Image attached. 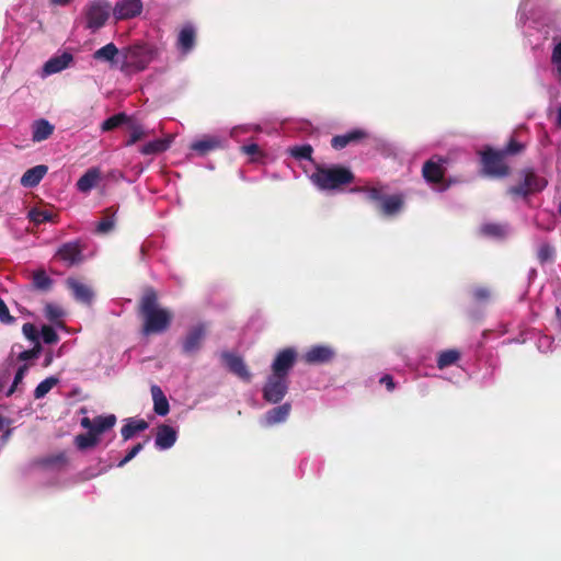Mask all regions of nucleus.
<instances>
[{
  "mask_svg": "<svg viewBox=\"0 0 561 561\" xmlns=\"http://www.w3.org/2000/svg\"><path fill=\"white\" fill-rule=\"evenodd\" d=\"M139 313L144 319L141 331L145 335L165 332L173 318L170 310L159 307L158 295L153 288L145 290L139 301Z\"/></svg>",
  "mask_w": 561,
  "mask_h": 561,
  "instance_id": "1",
  "label": "nucleus"
},
{
  "mask_svg": "<svg viewBox=\"0 0 561 561\" xmlns=\"http://www.w3.org/2000/svg\"><path fill=\"white\" fill-rule=\"evenodd\" d=\"M310 180L321 191H342L354 182L355 175L344 165H318Z\"/></svg>",
  "mask_w": 561,
  "mask_h": 561,
  "instance_id": "2",
  "label": "nucleus"
},
{
  "mask_svg": "<svg viewBox=\"0 0 561 561\" xmlns=\"http://www.w3.org/2000/svg\"><path fill=\"white\" fill-rule=\"evenodd\" d=\"M157 49L148 44H134L122 50L119 69L123 72H138L145 70L156 58Z\"/></svg>",
  "mask_w": 561,
  "mask_h": 561,
  "instance_id": "3",
  "label": "nucleus"
},
{
  "mask_svg": "<svg viewBox=\"0 0 561 561\" xmlns=\"http://www.w3.org/2000/svg\"><path fill=\"white\" fill-rule=\"evenodd\" d=\"M519 176V183L507 188V194L512 197L526 199L528 196L541 192L548 185V181L531 168L523 169Z\"/></svg>",
  "mask_w": 561,
  "mask_h": 561,
  "instance_id": "4",
  "label": "nucleus"
},
{
  "mask_svg": "<svg viewBox=\"0 0 561 561\" xmlns=\"http://www.w3.org/2000/svg\"><path fill=\"white\" fill-rule=\"evenodd\" d=\"M482 172L492 178H505L510 174V167L505 161V156L500 150L486 147L480 153Z\"/></svg>",
  "mask_w": 561,
  "mask_h": 561,
  "instance_id": "5",
  "label": "nucleus"
},
{
  "mask_svg": "<svg viewBox=\"0 0 561 561\" xmlns=\"http://www.w3.org/2000/svg\"><path fill=\"white\" fill-rule=\"evenodd\" d=\"M111 4L106 0H93L84 9L87 28L99 30L110 18Z\"/></svg>",
  "mask_w": 561,
  "mask_h": 561,
  "instance_id": "6",
  "label": "nucleus"
},
{
  "mask_svg": "<svg viewBox=\"0 0 561 561\" xmlns=\"http://www.w3.org/2000/svg\"><path fill=\"white\" fill-rule=\"evenodd\" d=\"M447 158L434 156L426 160L422 167V176L430 184H442L445 179Z\"/></svg>",
  "mask_w": 561,
  "mask_h": 561,
  "instance_id": "7",
  "label": "nucleus"
},
{
  "mask_svg": "<svg viewBox=\"0 0 561 561\" xmlns=\"http://www.w3.org/2000/svg\"><path fill=\"white\" fill-rule=\"evenodd\" d=\"M288 390V379L275 375H271L264 387L263 398L270 403H278L286 396Z\"/></svg>",
  "mask_w": 561,
  "mask_h": 561,
  "instance_id": "8",
  "label": "nucleus"
},
{
  "mask_svg": "<svg viewBox=\"0 0 561 561\" xmlns=\"http://www.w3.org/2000/svg\"><path fill=\"white\" fill-rule=\"evenodd\" d=\"M297 359V352L293 347H286L279 351L272 363V375L284 377L288 379L290 369L294 367Z\"/></svg>",
  "mask_w": 561,
  "mask_h": 561,
  "instance_id": "9",
  "label": "nucleus"
},
{
  "mask_svg": "<svg viewBox=\"0 0 561 561\" xmlns=\"http://www.w3.org/2000/svg\"><path fill=\"white\" fill-rule=\"evenodd\" d=\"M206 336L205 324H198L188 330L185 337L182 341V351L184 354L193 355L197 353L203 344Z\"/></svg>",
  "mask_w": 561,
  "mask_h": 561,
  "instance_id": "10",
  "label": "nucleus"
},
{
  "mask_svg": "<svg viewBox=\"0 0 561 561\" xmlns=\"http://www.w3.org/2000/svg\"><path fill=\"white\" fill-rule=\"evenodd\" d=\"M221 358L230 373L238 376L245 382L251 381L252 375L241 356L233 353L224 352L221 354Z\"/></svg>",
  "mask_w": 561,
  "mask_h": 561,
  "instance_id": "11",
  "label": "nucleus"
},
{
  "mask_svg": "<svg viewBox=\"0 0 561 561\" xmlns=\"http://www.w3.org/2000/svg\"><path fill=\"white\" fill-rule=\"evenodd\" d=\"M335 351L328 345L311 346L304 355V360L309 365L327 364L333 360Z\"/></svg>",
  "mask_w": 561,
  "mask_h": 561,
  "instance_id": "12",
  "label": "nucleus"
},
{
  "mask_svg": "<svg viewBox=\"0 0 561 561\" xmlns=\"http://www.w3.org/2000/svg\"><path fill=\"white\" fill-rule=\"evenodd\" d=\"M142 11L141 0H121L113 9L117 20H128L139 15Z\"/></svg>",
  "mask_w": 561,
  "mask_h": 561,
  "instance_id": "13",
  "label": "nucleus"
},
{
  "mask_svg": "<svg viewBox=\"0 0 561 561\" xmlns=\"http://www.w3.org/2000/svg\"><path fill=\"white\" fill-rule=\"evenodd\" d=\"M93 59L110 64L112 68L118 67L122 60V50H119L114 43H108L103 47L96 49Z\"/></svg>",
  "mask_w": 561,
  "mask_h": 561,
  "instance_id": "14",
  "label": "nucleus"
},
{
  "mask_svg": "<svg viewBox=\"0 0 561 561\" xmlns=\"http://www.w3.org/2000/svg\"><path fill=\"white\" fill-rule=\"evenodd\" d=\"M195 44L196 30L191 23H187L179 32L176 47L183 55H187L193 50Z\"/></svg>",
  "mask_w": 561,
  "mask_h": 561,
  "instance_id": "15",
  "label": "nucleus"
},
{
  "mask_svg": "<svg viewBox=\"0 0 561 561\" xmlns=\"http://www.w3.org/2000/svg\"><path fill=\"white\" fill-rule=\"evenodd\" d=\"M57 256L68 265L78 264L82 261V248L78 241L67 242L58 249Z\"/></svg>",
  "mask_w": 561,
  "mask_h": 561,
  "instance_id": "16",
  "label": "nucleus"
},
{
  "mask_svg": "<svg viewBox=\"0 0 561 561\" xmlns=\"http://www.w3.org/2000/svg\"><path fill=\"white\" fill-rule=\"evenodd\" d=\"M178 438L176 431L167 424H161L157 428V435H156V447L159 449H169L171 448Z\"/></svg>",
  "mask_w": 561,
  "mask_h": 561,
  "instance_id": "17",
  "label": "nucleus"
},
{
  "mask_svg": "<svg viewBox=\"0 0 561 561\" xmlns=\"http://www.w3.org/2000/svg\"><path fill=\"white\" fill-rule=\"evenodd\" d=\"M73 56L68 51H64L61 55L49 58L43 67L45 75H54L68 68L72 62Z\"/></svg>",
  "mask_w": 561,
  "mask_h": 561,
  "instance_id": "18",
  "label": "nucleus"
},
{
  "mask_svg": "<svg viewBox=\"0 0 561 561\" xmlns=\"http://www.w3.org/2000/svg\"><path fill=\"white\" fill-rule=\"evenodd\" d=\"M290 411L291 405L288 402L268 410L264 415V425L273 426L275 424L285 422L288 419Z\"/></svg>",
  "mask_w": 561,
  "mask_h": 561,
  "instance_id": "19",
  "label": "nucleus"
},
{
  "mask_svg": "<svg viewBox=\"0 0 561 561\" xmlns=\"http://www.w3.org/2000/svg\"><path fill=\"white\" fill-rule=\"evenodd\" d=\"M367 137V133L362 129H354L344 135H336L331 139V146L335 150H341L353 142H358Z\"/></svg>",
  "mask_w": 561,
  "mask_h": 561,
  "instance_id": "20",
  "label": "nucleus"
},
{
  "mask_svg": "<svg viewBox=\"0 0 561 561\" xmlns=\"http://www.w3.org/2000/svg\"><path fill=\"white\" fill-rule=\"evenodd\" d=\"M66 283L67 287L72 291L78 301L91 304L93 299V291L88 285L72 277L68 278Z\"/></svg>",
  "mask_w": 561,
  "mask_h": 561,
  "instance_id": "21",
  "label": "nucleus"
},
{
  "mask_svg": "<svg viewBox=\"0 0 561 561\" xmlns=\"http://www.w3.org/2000/svg\"><path fill=\"white\" fill-rule=\"evenodd\" d=\"M404 201L401 195L383 196L378 205L379 211L387 217L397 215L403 207Z\"/></svg>",
  "mask_w": 561,
  "mask_h": 561,
  "instance_id": "22",
  "label": "nucleus"
},
{
  "mask_svg": "<svg viewBox=\"0 0 561 561\" xmlns=\"http://www.w3.org/2000/svg\"><path fill=\"white\" fill-rule=\"evenodd\" d=\"M54 129V125H51L47 119H37L32 126V140L34 142L46 140L53 135Z\"/></svg>",
  "mask_w": 561,
  "mask_h": 561,
  "instance_id": "23",
  "label": "nucleus"
},
{
  "mask_svg": "<svg viewBox=\"0 0 561 561\" xmlns=\"http://www.w3.org/2000/svg\"><path fill=\"white\" fill-rule=\"evenodd\" d=\"M48 168L44 164L33 167L22 175L21 184L25 187L36 186L47 173Z\"/></svg>",
  "mask_w": 561,
  "mask_h": 561,
  "instance_id": "24",
  "label": "nucleus"
},
{
  "mask_svg": "<svg viewBox=\"0 0 561 561\" xmlns=\"http://www.w3.org/2000/svg\"><path fill=\"white\" fill-rule=\"evenodd\" d=\"M150 391L153 400V411L158 415H167L170 411V405L162 389L157 385H152Z\"/></svg>",
  "mask_w": 561,
  "mask_h": 561,
  "instance_id": "25",
  "label": "nucleus"
},
{
  "mask_svg": "<svg viewBox=\"0 0 561 561\" xmlns=\"http://www.w3.org/2000/svg\"><path fill=\"white\" fill-rule=\"evenodd\" d=\"M148 423L140 419L135 420L133 417L126 420V424L122 427L121 434L123 439L126 442L133 438L137 433L144 432L148 428Z\"/></svg>",
  "mask_w": 561,
  "mask_h": 561,
  "instance_id": "26",
  "label": "nucleus"
},
{
  "mask_svg": "<svg viewBox=\"0 0 561 561\" xmlns=\"http://www.w3.org/2000/svg\"><path fill=\"white\" fill-rule=\"evenodd\" d=\"M220 147L221 141L216 137L204 138L191 145V149L196 151L199 156H206L208 152Z\"/></svg>",
  "mask_w": 561,
  "mask_h": 561,
  "instance_id": "27",
  "label": "nucleus"
},
{
  "mask_svg": "<svg viewBox=\"0 0 561 561\" xmlns=\"http://www.w3.org/2000/svg\"><path fill=\"white\" fill-rule=\"evenodd\" d=\"M100 180V171L98 169H89L77 182L80 192L87 193L91 191Z\"/></svg>",
  "mask_w": 561,
  "mask_h": 561,
  "instance_id": "28",
  "label": "nucleus"
},
{
  "mask_svg": "<svg viewBox=\"0 0 561 561\" xmlns=\"http://www.w3.org/2000/svg\"><path fill=\"white\" fill-rule=\"evenodd\" d=\"M116 423V416L114 414L99 415L93 419V427L91 431L100 437V435L111 430Z\"/></svg>",
  "mask_w": 561,
  "mask_h": 561,
  "instance_id": "29",
  "label": "nucleus"
},
{
  "mask_svg": "<svg viewBox=\"0 0 561 561\" xmlns=\"http://www.w3.org/2000/svg\"><path fill=\"white\" fill-rule=\"evenodd\" d=\"M53 286V279L46 274L44 270H37L32 275V287L36 290L46 293Z\"/></svg>",
  "mask_w": 561,
  "mask_h": 561,
  "instance_id": "30",
  "label": "nucleus"
},
{
  "mask_svg": "<svg viewBox=\"0 0 561 561\" xmlns=\"http://www.w3.org/2000/svg\"><path fill=\"white\" fill-rule=\"evenodd\" d=\"M100 442V437L92 431L85 434H79L75 437V444L79 450H87L95 447Z\"/></svg>",
  "mask_w": 561,
  "mask_h": 561,
  "instance_id": "31",
  "label": "nucleus"
},
{
  "mask_svg": "<svg viewBox=\"0 0 561 561\" xmlns=\"http://www.w3.org/2000/svg\"><path fill=\"white\" fill-rule=\"evenodd\" d=\"M116 211L114 207H108L104 210V216L96 227L98 232L107 233L114 228Z\"/></svg>",
  "mask_w": 561,
  "mask_h": 561,
  "instance_id": "32",
  "label": "nucleus"
},
{
  "mask_svg": "<svg viewBox=\"0 0 561 561\" xmlns=\"http://www.w3.org/2000/svg\"><path fill=\"white\" fill-rule=\"evenodd\" d=\"M170 147V140L168 139H156L147 142L140 149L142 154H157L161 153Z\"/></svg>",
  "mask_w": 561,
  "mask_h": 561,
  "instance_id": "33",
  "label": "nucleus"
},
{
  "mask_svg": "<svg viewBox=\"0 0 561 561\" xmlns=\"http://www.w3.org/2000/svg\"><path fill=\"white\" fill-rule=\"evenodd\" d=\"M128 121H129V117L125 113H118V114L112 115L111 117H108L107 119H105L102 123V130L103 131L113 130V129L122 126L123 124L127 123Z\"/></svg>",
  "mask_w": 561,
  "mask_h": 561,
  "instance_id": "34",
  "label": "nucleus"
},
{
  "mask_svg": "<svg viewBox=\"0 0 561 561\" xmlns=\"http://www.w3.org/2000/svg\"><path fill=\"white\" fill-rule=\"evenodd\" d=\"M460 358V353L456 350H447L439 354L437 358V367L443 369L454 365Z\"/></svg>",
  "mask_w": 561,
  "mask_h": 561,
  "instance_id": "35",
  "label": "nucleus"
},
{
  "mask_svg": "<svg viewBox=\"0 0 561 561\" xmlns=\"http://www.w3.org/2000/svg\"><path fill=\"white\" fill-rule=\"evenodd\" d=\"M27 217L35 225L54 221V215L50 211L41 208L30 209Z\"/></svg>",
  "mask_w": 561,
  "mask_h": 561,
  "instance_id": "36",
  "label": "nucleus"
},
{
  "mask_svg": "<svg viewBox=\"0 0 561 561\" xmlns=\"http://www.w3.org/2000/svg\"><path fill=\"white\" fill-rule=\"evenodd\" d=\"M58 383V379L55 377H48L41 381L34 390V398L42 399L44 398L54 386Z\"/></svg>",
  "mask_w": 561,
  "mask_h": 561,
  "instance_id": "37",
  "label": "nucleus"
},
{
  "mask_svg": "<svg viewBox=\"0 0 561 561\" xmlns=\"http://www.w3.org/2000/svg\"><path fill=\"white\" fill-rule=\"evenodd\" d=\"M41 463L46 468H61L67 465V456L65 453L47 456L42 459Z\"/></svg>",
  "mask_w": 561,
  "mask_h": 561,
  "instance_id": "38",
  "label": "nucleus"
},
{
  "mask_svg": "<svg viewBox=\"0 0 561 561\" xmlns=\"http://www.w3.org/2000/svg\"><path fill=\"white\" fill-rule=\"evenodd\" d=\"M556 255L554 248L549 243H542L538 248L537 251V259L540 262V264H545L547 262L553 261Z\"/></svg>",
  "mask_w": 561,
  "mask_h": 561,
  "instance_id": "39",
  "label": "nucleus"
},
{
  "mask_svg": "<svg viewBox=\"0 0 561 561\" xmlns=\"http://www.w3.org/2000/svg\"><path fill=\"white\" fill-rule=\"evenodd\" d=\"M312 147L310 145L296 146L290 149V154L298 160H311Z\"/></svg>",
  "mask_w": 561,
  "mask_h": 561,
  "instance_id": "40",
  "label": "nucleus"
},
{
  "mask_svg": "<svg viewBox=\"0 0 561 561\" xmlns=\"http://www.w3.org/2000/svg\"><path fill=\"white\" fill-rule=\"evenodd\" d=\"M353 191L356 192H365L366 198L369 202H377L378 205L381 203L383 195L380 188L371 187V186H364V187H356Z\"/></svg>",
  "mask_w": 561,
  "mask_h": 561,
  "instance_id": "41",
  "label": "nucleus"
},
{
  "mask_svg": "<svg viewBox=\"0 0 561 561\" xmlns=\"http://www.w3.org/2000/svg\"><path fill=\"white\" fill-rule=\"evenodd\" d=\"M525 149V145L517 141L514 137L510 139L507 145L500 151L505 156H516Z\"/></svg>",
  "mask_w": 561,
  "mask_h": 561,
  "instance_id": "42",
  "label": "nucleus"
},
{
  "mask_svg": "<svg viewBox=\"0 0 561 561\" xmlns=\"http://www.w3.org/2000/svg\"><path fill=\"white\" fill-rule=\"evenodd\" d=\"M44 312H45V317L50 322H57L64 317L62 309L59 306L54 305V304H46Z\"/></svg>",
  "mask_w": 561,
  "mask_h": 561,
  "instance_id": "43",
  "label": "nucleus"
},
{
  "mask_svg": "<svg viewBox=\"0 0 561 561\" xmlns=\"http://www.w3.org/2000/svg\"><path fill=\"white\" fill-rule=\"evenodd\" d=\"M481 231L485 236L495 237V238H501L505 234L504 227L501 225H497V224L483 225L481 228Z\"/></svg>",
  "mask_w": 561,
  "mask_h": 561,
  "instance_id": "44",
  "label": "nucleus"
},
{
  "mask_svg": "<svg viewBox=\"0 0 561 561\" xmlns=\"http://www.w3.org/2000/svg\"><path fill=\"white\" fill-rule=\"evenodd\" d=\"M551 64L556 67L557 78L561 80V41L552 49Z\"/></svg>",
  "mask_w": 561,
  "mask_h": 561,
  "instance_id": "45",
  "label": "nucleus"
},
{
  "mask_svg": "<svg viewBox=\"0 0 561 561\" xmlns=\"http://www.w3.org/2000/svg\"><path fill=\"white\" fill-rule=\"evenodd\" d=\"M22 332L27 340H30L32 343H34V345L36 343H41L38 331L33 323H31V322L24 323L22 327Z\"/></svg>",
  "mask_w": 561,
  "mask_h": 561,
  "instance_id": "46",
  "label": "nucleus"
},
{
  "mask_svg": "<svg viewBox=\"0 0 561 561\" xmlns=\"http://www.w3.org/2000/svg\"><path fill=\"white\" fill-rule=\"evenodd\" d=\"M149 440V437L144 443L136 444L131 449L128 450L126 456L118 462V467H124L127 462L134 459L142 449L145 444Z\"/></svg>",
  "mask_w": 561,
  "mask_h": 561,
  "instance_id": "47",
  "label": "nucleus"
},
{
  "mask_svg": "<svg viewBox=\"0 0 561 561\" xmlns=\"http://www.w3.org/2000/svg\"><path fill=\"white\" fill-rule=\"evenodd\" d=\"M41 334L46 344H55L59 340L57 332L50 325H43Z\"/></svg>",
  "mask_w": 561,
  "mask_h": 561,
  "instance_id": "48",
  "label": "nucleus"
},
{
  "mask_svg": "<svg viewBox=\"0 0 561 561\" xmlns=\"http://www.w3.org/2000/svg\"><path fill=\"white\" fill-rule=\"evenodd\" d=\"M27 369H28L27 364H24V365L19 367V369L15 373L13 383H12V386L10 387V389L7 392V397H10V396H12L14 393L18 385L22 382V380H23Z\"/></svg>",
  "mask_w": 561,
  "mask_h": 561,
  "instance_id": "49",
  "label": "nucleus"
},
{
  "mask_svg": "<svg viewBox=\"0 0 561 561\" xmlns=\"http://www.w3.org/2000/svg\"><path fill=\"white\" fill-rule=\"evenodd\" d=\"M41 352H42V345H41V343H36L33 346V348L21 352L18 355V359L21 360V362H25V360H28V359H34V358H37L39 356Z\"/></svg>",
  "mask_w": 561,
  "mask_h": 561,
  "instance_id": "50",
  "label": "nucleus"
},
{
  "mask_svg": "<svg viewBox=\"0 0 561 561\" xmlns=\"http://www.w3.org/2000/svg\"><path fill=\"white\" fill-rule=\"evenodd\" d=\"M241 151L244 154L252 157L253 161L259 160V158L263 156L260 147L256 144L244 145L241 147Z\"/></svg>",
  "mask_w": 561,
  "mask_h": 561,
  "instance_id": "51",
  "label": "nucleus"
},
{
  "mask_svg": "<svg viewBox=\"0 0 561 561\" xmlns=\"http://www.w3.org/2000/svg\"><path fill=\"white\" fill-rule=\"evenodd\" d=\"M144 136H145V133H144L141 126H138V125L133 126L129 139L126 141V146H131V145L136 144L137 141L142 139Z\"/></svg>",
  "mask_w": 561,
  "mask_h": 561,
  "instance_id": "52",
  "label": "nucleus"
},
{
  "mask_svg": "<svg viewBox=\"0 0 561 561\" xmlns=\"http://www.w3.org/2000/svg\"><path fill=\"white\" fill-rule=\"evenodd\" d=\"M472 296L477 301H486L490 298L491 293L486 287H477L473 289Z\"/></svg>",
  "mask_w": 561,
  "mask_h": 561,
  "instance_id": "53",
  "label": "nucleus"
},
{
  "mask_svg": "<svg viewBox=\"0 0 561 561\" xmlns=\"http://www.w3.org/2000/svg\"><path fill=\"white\" fill-rule=\"evenodd\" d=\"M14 320L15 319L10 314L5 302L0 298V321L2 323H12Z\"/></svg>",
  "mask_w": 561,
  "mask_h": 561,
  "instance_id": "54",
  "label": "nucleus"
},
{
  "mask_svg": "<svg viewBox=\"0 0 561 561\" xmlns=\"http://www.w3.org/2000/svg\"><path fill=\"white\" fill-rule=\"evenodd\" d=\"M379 382H380L381 385H385L388 391H393V390H394V388H396V383H394V381H393V378H392V376H390V375H385V376H382V377L380 378Z\"/></svg>",
  "mask_w": 561,
  "mask_h": 561,
  "instance_id": "55",
  "label": "nucleus"
},
{
  "mask_svg": "<svg viewBox=\"0 0 561 561\" xmlns=\"http://www.w3.org/2000/svg\"><path fill=\"white\" fill-rule=\"evenodd\" d=\"M80 424L83 428H87L88 432H91V428L93 427V420H91L90 417H83L81 419Z\"/></svg>",
  "mask_w": 561,
  "mask_h": 561,
  "instance_id": "56",
  "label": "nucleus"
},
{
  "mask_svg": "<svg viewBox=\"0 0 561 561\" xmlns=\"http://www.w3.org/2000/svg\"><path fill=\"white\" fill-rule=\"evenodd\" d=\"M71 0H50L51 3L54 4H58V5H66L70 2Z\"/></svg>",
  "mask_w": 561,
  "mask_h": 561,
  "instance_id": "57",
  "label": "nucleus"
},
{
  "mask_svg": "<svg viewBox=\"0 0 561 561\" xmlns=\"http://www.w3.org/2000/svg\"><path fill=\"white\" fill-rule=\"evenodd\" d=\"M50 362H51V357H50V356H48V357L46 358V360H45V366H48V365L50 364Z\"/></svg>",
  "mask_w": 561,
  "mask_h": 561,
  "instance_id": "58",
  "label": "nucleus"
},
{
  "mask_svg": "<svg viewBox=\"0 0 561 561\" xmlns=\"http://www.w3.org/2000/svg\"><path fill=\"white\" fill-rule=\"evenodd\" d=\"M3 423H4V419L0 415V430L2 428L3 426Z\"/></svg>",
  "mask_w": 561,
  "mask_h": 561,
  "instance_id": "59",
  "label": "nucleus"
},
{
  "mask_svg": "<svg viewBox=\"0 0 561 561\" xmlns=\"http://www.w3.org/2000/svg\"><path fill=\"white\" fill-rule=\"evenodd\" d=\"M10 433H11V431H10V430H8V431L5 432V434L3 435V437H4V438H9Z\"/></svg>",
  "mask_w": 561,
  "mask_h": 561,
  "instance_id": "60",
  "label": "nucleus"
},
{
  "mask_svg": "<svg viewBox=\"0 0 561 561\" xmlns=\"http://www.w3.org/2000/svg\"><path fill=\"white\" fill-rule=\"evenodd\" d=\"M448 187H449V184H446V185H444V186L440 188V191H445V190H447Z\"/></svg>",
  "mask_w": 561,
  "mask_h": 561,
  "instance_id": "61",
  "label": "nucleus"
}]
</instances>
